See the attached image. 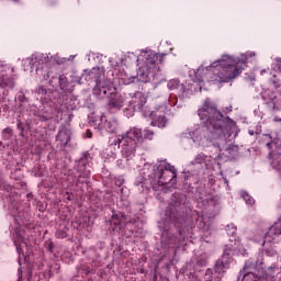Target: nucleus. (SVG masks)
Wrapping results in <instances>:
<instances>
[{
  "label": "nucleus",
  "mask_w": 281,
  "mask_h": 281,
  "mask_svg": "<svg viewBox=\"0 0 281 281\" xmlns=\"http://www.w3.org/2000/svg\"><path fill=\"white\" fill-rule=\"evenodd\" d=\"M144 142V134L142 128L134 126L130 127L128 131L121 136L114 138V146L120 148L121 144V155L125 161H131L137 155V148L139 144Z\"/></svg>",
  "instance_id": "423d86ee"
},
{
  "label": "nucleus",
  "mask_w": 281,
  "mask_h": 281,
  "mask_svg": "<svg viewBox=\"0 0 281 281\" xmlns=\"http://www.w3.org/2000/svg\"><path fill=\"white\" fill-rule=\"evenodd\" d=\"M31 113L35 115V117H38L40 122H47L48 120H52L53 115L49 110H36V105L31 106Z\"/></svg>",
  "instance_id": "cd10ccee"
},
{
  "label": "nucleus",
  "mask_w": 281,
  "mask_h": 281,
  "mask_svg": "<svg viewBox=\"0 0 281 281\" xmlns=\"http://www.w3.org/2000/svg\"><path fill=\"white\" fill-rule=\"evenodd\" d=\"M126 223L128 217L122 213H114L110 220V226L114 232H121Z\"/></svg>",
  "instance_id": "b1692460"
},
{
  "label": "nucleus",
  "mask_w": 281,
  "mask_h": 281,
  "mask_svg": "<svg viewBox=\"0 0 281 281\" xmlns=\"http://www.w3.org/2000/svg\"><path fill=\"white\" fill-rule=\"evenodd\" d=\"M14 226L11 227L12 238L15 245L16 252L19 255V265L21 266V260L24 262H30V256H32V248L27 245V235H25V229L21 226V223L25 221V213L13 212Z\"/></svg>",
  "instance_id": "0eeeda50"
},
{
  "label": "nucleus",
  "mask_w": 281,
  "mask_h": 281,
  "mask_svg": "<svg viewBox=\"0 0 281 281\" xmlns=\"http://www.w3.org/2000/svg\"><path fill=\"white\" fill-rule=\"evenodd\" d=\"M115 142V139H113V140H110V143H111V146H115V144H113Z\"/></svg>",
  "instance_id": "37998d69"
},
{
  "label": "nucleus",
  "mask_w": 281,
  "mask_h": 281,
  "mask_svg": "<svg viewBox=\"0 0 281 281\" xmlns=\"http://www.w3.org/2000/svg\"><path fill=\"white\" fill-rule=\"evenodd\" d=\"M236 232H237L236 225L228 224L226 226V233L228 234V236H236Z\"/></svg>",
  "instance_id": "473e14b6"
},
{
  "label": "nucleus",
  "mask_w": 281,
  "mask_h": 281,
  "mask_svg": "<svg viewBox=\"0 0 281 281\" xmlns=\"http://www.w3.org/2000/svg\"><path fill=\"white\" fill-rule=\"evenodd\" d=\"M216 164H217L216 158L201 153V154H198L195 156V158L189 164V167L204 165L205 168H207V170H212V168H214V166H216Z\"/></svg>",
  "instance_id": "aec40b11"
},
{
  "label": "nucleus",
  "mask_w": 281,
  "mask_h": 281,
  "mask_svg": "<svg viewBox=\"0 0 281 281\" xmlns=\"http://www.w3.org/2000/svg\"><path fill=\"white\" fill-rule=\"evenodd\" d=\"M56 85H58L59 89L64 93H67V91H69V82H67V77H65V75H61L59 77H52L48 80V86L53 87V89H56Z\"/></svg>",
  "instance_id": "393cba45"
},
{
  "label": "nucleus",
  "mask_w": 281,
  "mask_h": 281,
  "mask_svg": "<svg viewBox=\"0 0 281 281\" xmlns=\"http://www.w3.org/2000/svg\"><path fill=\"white\" fill-rule=\"evenodd\" d=\"M91 161V155L85 153L83 156L77 162L75 168V179H77V184L87 183V179L91 177V170L89 169V164Z\"/></svg>",
  "instance_id": "ddd939ff"
},
{
  "label": "nucleus",
  "mask_w": 281,
  "mask_h": 281,
  "mask_svg": "<svg viewBox=\"0 0 281 281\" xmlns=\"http://www.w3.org/2000/svg\"><path fill=\"white\" fill-rule=\"evenodd\" d=\"M46 248L48 249V251H50V254L54 251V243L52 241H47L46 243Z\"/></svg>",
  "instance_id": "4c0bfd02"
},
{
  "label": "nucleus",
  "mask_w": 281,
  "mask_h": 281,
  "mask_svg": "<svg viewBox=\"0 0 281 281\" xmlns=\"http://www.w3.org/2000/svg\"><path fill=\"white\" fill-rule=\"evenodd\" d=\"M36 93L42 104L54 106L56 105V102H58V91H56V88H46L45 86H41L36 89Z\"/></svg>",
  "instance_id": "f3484780"
},
{
  "label": "nucleus",
  "mask_w": 281,
  "mask_h": 281,
  "mask_svg": "<svg viewBox=\"0 0 281 281\" xmlns=\"http://www.w3.org/2000/svg\"><path fill=\"white\" fill-rule=\"evenodd\" d=\"M146 104V95L142 92H135L127 94V106H132L139 111Z\"/></svg>",
  "instance_id": "412c9836"
},
{
  "label": "nucleus",
  "mask_w": 281,
  "mask_h": 281,
  "mask_svg": "<svg viewBox=\"0 0 281 281\" xmlns=\"http://www.w3.org/2000/svg\"><path fill=\"white\" fill-rule=\"evenodd\" d=\"M154 135H155V132H153L150 130H144L145 139H153Z\"/></svg>",
  "instance_id": "e433bc0d"
},
{
  "label": "nucleus",
  "mask_w": 281,
  "mask_h": 281,
  "mask_svg": "<svg viewBox=\"0 0 281 281\" xmlns=\"http://www.w3.org/2000/svg\"><path fill=\"white\" fill-rule=\"evenodd\" d=\"M12 137V128L7 127L3 130V139H10Z\"/></svg>",
  "instance_id": "f704fd0d"
},
{
  "label": "nucleus",
  "mask_w": 281,
  "mask_h": 281,
  "mask_svg": "<svg viewBox=\"0 0 281 281\" xmlns=\"http://www.w3.org/2000/svg\"><path fill=\"white\" fill-rule=\"evenodd\" d=\"M140 175L142 177L136 179L135 186L143 194H148L150 188L154 192L166 194L177 186V169L166 160H158L154 165L145 162Z\"/></svg>",
  "instance_id": "7ed1b4c3"
},
{
  "label": "nucleus",
  "mask_w": 281,
  "mask_h": 281,
  "mask_svg": "<svg viewBox=\"0 0 281 281\" xmlns=\"http://www.w3.org/2000/svg\"><path fill=\"white\" fill-rule=\"evenodd\" d=\"M267 148L270 149V166L274 170H281V142L274 138L266 144Z\"/></svg>",
  "instance_id": "dca6fc26"
},
{
  "label": "nucleus",
  "mask_w": 281,
  "mask_h": 281,
  "mask_svg": "<svg viewBox=\"0 0 281 281\" xmlns=\"http://www.w3.org/2000/svg\"><path fill=\"white\" fill-rule=\"evenodd\" d=\"M15 71L14 66L0 59V89H12L16 85L13 75Z\"/></svg>",
  "instance_id": "f8f14e48"
},
{
  "label": "nucleus",
  "mask_w": 281,
  "mask_h": 281,
  "mask_svg": "<svg viewBox=\"0 0 281 281\" xmlns=\"http://www.w3.org/2000/svg\"><path fill=\"white\" fill-rule=\"evenodd\" d=\"M117 166H119V168H122V164H120V161H117Z\"/></svg>",
  "instance_id": "c03bdc74"
},
{
  "label": "nucleus",
  "mask_w": 281,
  "mask_h": 281,
  "mask_svg": "<svg viewBox=\"0 0 281 281\" xmlns=\"http://www.w3.org/2000/svg\"><path fill=\"white\" fill-rule=\"evenodd\" d=\"M86 80V82H91V80H94L95 87H100V85H106L111 79L104 78V68L94 67L89 72H83L79 79V85H82V81Z\"/></svg>",
  "instance_id": "2eb2a0df"
},
{
  "label": "nucleus",
  "mask_w": 281,
  "mask_h": 281,
  "mask_svg": "<svg viewBox=\"0 0 281 281\" xmlns=\"http://www.w3.org/2000/svg\"><path fill=\"white\" fill-rule=\"evenodd\" d=\"M195 226L200 232H202L205 238L212 234V231H210V218L205 215H201L196 218Z\"/></svg>",
  "instance_id": "a878e982"
},
{
  "label": "nucleus",
  "mask_w": 281,
  "mask_h": 281,
  "mask_svg": "<svg viewBox=\"0 0 281 281\" xmlns=\"http://www.w3.org/2000/svg\"><path fill=\"white\" fill-rule=\"evenodd\" d=\"M49 60V54L47 53H34L30 57L22 59V67L24 71H30L33 74L35 68V74L40 80H49V70L45 69V63Z\"/></svg>",
  "instance_id": "1a4fd4ad"
},
{
  "label": "nucleus",
  "mask_w": 281,
  "mask_h": 281,
  "mask_svg": "<svg viewBox=\"0 0 281 281\" xmlns=\"http://www.w3.org/2000/svg\"><path fill=\"white\" fill-rule=\"evenodd\" d=\"M179 213L167 211L166 217L158 222V229H160V241L162 247H181V240H177L172 232H170V224L179 228V236L182 240L190 237L192 234V222L183 217H178Z\"/></svg>",
  "instance_id": "39448f33"
},
{
  "label": "nucleus",
  "mask_w": 281,
  "mask_h": 281,
  "mask_svg": "<svg viewBox=\"0 0 281 281\" xmlns=\"http://www.w3.org/2000/svg\"><path fill=\"white\" fill-rule=\"evenodd\" d=\"M0 148H3V143L2 142H0Z\"/></svg>",
  "instance_id": "49530a36"
},
{
  "label": "nucleus",
  "mask_w": 281,
  "mask_h": 281,
  "mask_svg": "<svg viewBox=\"0 0 281 281\" xmlns=\"http://www.w3.org/2000/svg\"><path fill=\"white\" fill-rule=\"evenodd\" d=\"M166 54L156 53L150 48L138 50L136 76H131L128 72H121L115 70L114 75L123 79V85H131L133 82H148L150 74H159L161 68L159 65L164 63Z\"/></svg>",
  "instance_id": "20e7f679"
},
{
  "label": "nucleus",
  "mask_w": 281,
  "mask_h": 281,
  "mask_svg": "<svg viewBox=\"0 0 281 281\" xmlns=\"http://www.w3.org/2000/svg\"><path fill=\"white\" fill-rule=\"evenodd\" d=\"M261 98L265 104H267L269 109H272V111L280 109V103L278 102V97L276 95V92L271 90H265L261 92Z\"/></svg>",
  "instance_id": "5701e85b"
},
{
  "label": "nucleus",
  "mask_w": 281,
  "mask_h": 281,
  "mask_svg": "<svg viewBox=\"0 0 281 281\" xmlns=\"http://www.w3.org/2000/svg\"><path fill=\"white\" fill-rule=\"evenodd\" d=\"M263 278L268 279L269 277H263Z\"/></svg>",
  "instance_id": "3c124183"
},
{
  "label": "nucleus",
  "mask_w": 281,
  "mask_h": 281,
  "mask_svg": "<svg viewBox=\"0 0 281 281\" xmlns=\"http://www.w3.org/2000/svg\"><path fill=\"white\" fill-rule=\"evenodd\" d=\"M47 5L53 8L54 5H58V0H47Z\"/></svg>",
  "instance_id": "58836bf2"
},
{
  "label": "nucleus",
  "mask_w": 281,
  "mask_h": 281,
  "mask_svg": "<svg viewBox=\"0 0 281 281\" xmlns=\"http://www.w3.org/2000/svg\"><path fill=\"white\" fill-rule=\"evenodd\" d=\"M109 63L112 67L110 71L111 76L113 78H117L124 81V79L120 75H115V71H119V74H128V70H122V67L126 65H133V63L137 64V54L127 53L126 55H123L121 58L117 59H115L114 57H110Z\"/></svg>",
  "instance_id": "9d476101"
},
{
  "label": "nucleus",
  "mask_w": 281,
  "mask_h": 281,
  "mask_svg": "<svg viewBox=\"0 0 281 281\" xmlns=\"http://www.w3.org/2000/svg\"><path fill=\"white\" fill-rule=\"evenodd\" d=\"M93 95L100 100L108 98V109L112 113H117V111H122L124 106H127L128 94L119 92L111 80L105 86L102 83L93 88Z\"/></svg>",
  "instance_id": "6e6552de"
},
{
  "label": "nucleus",
  "mask_w": 281,
  "mask_h": 281,
  "mask_svg": "<svg viewBox=\"0 0 281 281\" xmlns=\"http://www.w3.org/2000/svg\"><path fill=\"white\" fill-rule=\"evenodd\" d=\"M114 183H115V186H117L119 188H120L121 186H124V177H122V176L115 177V178H114Z\"/></svg>",
  "instance_id": "c9c22d12"
},
{
  "label": "nucleus",
  "mask_w": 281,
  "mask_h": 281,
  "mask_svg": "<svg viewBox=\"0 0 281 281\" xmlns=\"http://www.w3.org/2000/svg\"><path fill=\"white\" fill-rule=\"evenodd\" d=\"M232 249H225L224 255L222 256L221 260H217L214 267L215 273L221 276V273H225V269L229 267V262H232Z\"/></svg>",
  "instance_id": "4be33fe9"
},
{
  "label": "nucleus",
  "mask_w": 281,
  "mask_h": 281,
  "mask_svg": "<svg viewBox=\"0 0 281 281\" xmlns=\"http://www.w3.org/2000/svg\"><path fill=\"white\" fill-rule=\"evenodd\" d=\"M18 100H20V102H25V95L20 94V95L18 97Z\"/></svg>",
  "instance_id": "a19ab883"
},
{
  "label": "nucleus",
  "mask_w": 281,
  "mask_h": 281,
  "mask_svg": "<svg viewBox=\"0 0 281 281\" xmlns=\"http://www.w3.org/2000/svg\"><path fill=\"white\" fill-rule=\"evenodd\" d=\"M266 71H267V70H262V71H261V75H263Z\"/></svg>",
  "instance_id": "09e8293b"
},
{
  "label": "nucleus",
  "mask_w": 281,
  "mask_h": 281,
  "mask_svg": "<svg viewBox=\"0 0 281 281\" xmlns=\"http://www.w3.org/2000/svg\"><path fill=\"white\" fill-rule=\"evenodd\" d=\"M177 105V97L169 95L168 102L164 105H159L156 108V111H151L149 117H151V126H158V128H166V124H168V120L164 116L162 113H166L170 106Z\"/></svg>",
  "instance_id": "9b49d317"
},
{
  "label": "nucleus",
  "mask_w": 281,
  "mask_h": 281,
  "mask_svg": "<svg viewBox=\"0 0 281 281\" xmlns=\"http://www.w3.org/2000/svg\"><path fill=\"white\" fill-rule=\"evenodd\" d=\"M88 137H91V132H89V135H88Z\"/></svg>",
  "instance_id": "8fccbe9b"
},
{
  "label": "nucleus",
  "mask_w": 281,
  "mask_h": 281,
  "mask_svg": "<svg viewBox=\"0 0 281 281\" xmlns=\"http://www.w3.org/2000/svg\"><path fill=\"white\" fill-rule=\"evenodd\" d=\"M251 58H256V52L254 50L243 53L239 57L222 55L220 59L213 61L210 66L201 65L196 71L191 70L190 76L194 74L195 79H193V82H203V76H210L211 82H231V80L238 78L243 74Z\"/></svg>",
  "instance_id": "f03ea898"
},
{
  "label": "nucleus",
  "mask_w": 281,
  "mask_h": 281,
  "mask_svg": "<svg viewBox=\"0 0 281 281\" xmlns=\"http://www.w3.org/2000/svg\"><path fill=\"white\" fill-rule=\"evenodd\" d=\"M76 55H70L69 58L67 57H59L58 55L50 56V61L55 63L56 65H65V63H69V60H74Z\"/></svg>",
  "instance_id": "c756f323"
},
{
  "label": "nucleus",
  "mask_w": 281,
  "mask_h": 281,
  "mask_svg": "<svg viewBox=\"0 0 281 281\" xmlns=\"http://www.w3.org/2000/svg\"><path fill=\"white\" fill-rule=\"evenodd\" d=\"M90 126L99 131V133H115L117 131V120L108 119L106 115L97 116L90 121Z\"/></svg>",
  "instance_id": "4468645a"
},
{
  "label": "nucleus",
  "mask_w": 281,
  "mask_h": 281,
  "mask_svg": "<svg viewBox=\"0 0 281 281\" xmlns=\"http://www.w3.org/2000/svg\"><path fill=\"white\" fill-rule=\"evenodd\" d=\"M224 181H225V183H227V184L229 183V182L226 180V178H224Z\"/></svg>",
  "instance_id": "de8ad7c7"
},
{
  "label": "nucleus",
  "mask_w": 281,
  "mask_h": 281,
  "mask_svg": "<svg viewBox=\"0 0 281 281\" xmlns=\"http://www.w3.org/2000/svg\"><path fill=\"white\" fill-rule=\"evenodd\" d=\"M240 198L245 201L246 205H255L256 200H254V198L251 195H249V193H247V191H240L239 192Z\"/></svg>",
  "instance_id": "2f4dec72"
},
{
  "label": "nucleus",
  "mask_w": 281,
  "mask_h": 281,
  "mask_svg": "<svg viewBox=\"0 0 281 281\" xmlns=\"http://www.w3.org/2000/svg\"><path fill=\"white\" fill-rule=\"evenodd\" d=\"M135 111H137L135 108L133 106H127L123 113L125 115V117H133V115H135Z\"/></svg>",
  "instance_id": "72a5a7b5"
},
{
  "label": "nucleus",
  "mask_w": 281,
  "mask_h": 281,
  "mask_svg": "<svg viewBox=\"0 0 281 281\" xmlns=\"http://www.w3.org/2000/svg\"><path fill=\"white\" fill-rule=\"evenodd\" d=\"M198 115L202 126L195 125L189 135L198 146H214L218 150H225L227 142L236 139L240 130L234 120L223 115L216 104L211 99H205L198 110Z\"/></svg>",
  "instance_id": "f257e3e1"
},
{
  "label": "nucleus",
  "mask_w": 281,
  "mask_h": 281,
  "mask_svg": "<svg viewBox=\"0 0 281 281\" xmlns=\"http://www.w3.org/2000/svg\"><path fill=\"white\" fill-rule=\"evenodd\" d=\"M120 193H121V203H123V205L125 207H127L128 196L131 194V191L126 187H122L121 190H120Z\"/></svg>",
  "instance_id": "7c9ffc66"
},
{
  "label": "nucleus",
  "mask_w": 281,
  "mask_h": 281,
  "mask_svg": "<svg viewBox=\"0 0 281 281\" xmlns=\"http://www.w3.org/2000/svg\"><path fill=\"white\" fill-rule=\"evenodd\" d=\"M57 236H58V238H67V233L59 231V232L57 233Z\"/></svg>",
  "instance_id": "ea45409f"
},
{
  "label": "nucleus",
  "mask_w": 281,
  "mask_h": 281,
  "mask_svg": "<svg viewBox=\"0 0 281 281\" xmlns=\"http://www.w3.org/2000/svg\"><path fill=\"white\" fill-rule=\"evenodd\" d=\"M167 89H169V91H181L183 93L186 86L181 83L179 79L173 78L167 82Z\"/></svg>",
  "instance_id": "c85d7f7f"
},
{
  "label": "nucleus",
  "mask_w": 281,
  "mask_h": 281,
  "mask_svg": "<svg viewBox=\"0 0 281 281\" xmlns=\"http://www.w3.org/2000/svg\"><path fill=\"white\" fill-rule=\"evenodd\" d=\"M259 281L262 279L258 265L252 262H246L244 270L240 272L238 281Z\"/></svg>",
  "instance_id": "a211bd4d"
},
{
  "label": "nucleus",
  "mask_w": 281,
  "mask_h": 281,
  "mask_svg": "<svg viewBox=\"0 0 281 281\" xmlns=\"http://www.w3.org/2000/svg\"><path fill=\"white\" fill-rule=\"evenodd\" d=\"M69 139H71V130L69 127H60L57 134V142H59L60 146H67Z\"/></svg>",
  "instance_id": "bb28decb"
},
{
  "label": "nucleus",
  "mask_w": 281,
  "mask_h": 281,
  "mask_svg": "<svg viewBox=\"0 0 281 281\" xmlns=\"http://www.w3.org/2000/svg\"><path fill=\"white\" fill-rule=\"evenodd\" d=\"M270 82L281 95V57L273 59Z\"/></svg>",
  "instance_id": "6ab92c4d"
},
{
  "label": "nucleus",
  "mask_w": 281,
  "mask_h": 281,
  "mask_svg": "<svg viewBox=\"0 0 281 281\" xmlns=\"http://www.w3.org/2000/svg\"><path fill=\"white\" fill-rule=\"evenodd\" d=\"M266 137H268L269 139H271V135L267 134Z\"/></svg>",
  "instance_id": "a18cd8bd"
},
{
  "label": "nucleus",
  "mask_w": 281,
  "mask_h": 281,
  "mask_svg": "<svg viewBox=\"0 0 281 281\" xmlns=\"http://www.w3.org/2000/svg\"><path fill=\"white\" fill-rule=\"evenodd\" d=\"M273 122H281V119L278 117V116H276V117L273 119Z\"/></svg>",
  "instance_id": "79ce46f5"
}]
</instances>
